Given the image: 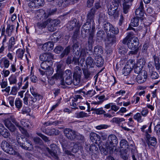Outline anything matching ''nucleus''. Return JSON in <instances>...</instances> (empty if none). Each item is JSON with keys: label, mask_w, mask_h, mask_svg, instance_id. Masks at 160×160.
I'll return each instance as SVG.
<instances>
[{"label": "nucleus", "mask_w": 160, "mask_h": 160, "mask_svg": "<svg viewBox=\"0 0 160 160\" xmlns=\"http://www.w3.org/2000/svg\"><path fill=\"white\" fill-rule=\"evenodd\" d=\"M54 46L53 43L48 42L44 44L42 47V49L44 51H49L53 49Z\"/></svg>", "instance_id": "obj_20"}, {"label": "nucleus", "mask_w": 160, "mask_h": 160, "mask_svg": "<svg viewBox=\"0 0 160 160\" xmlns=\"http://www.w3.org/2000/svg\"><path fill=\"white\" fill-rule=\"evenodd\" d=\"M51 38L52 40V42H56L58 41L61 38V36L60 35L59 33L58 32H56L52 35Z\"/></svg>", "instance_id": "obj_39"}, {"label": "nucleus", "mask_w": 160, "mask_h": 160, "mask_svg": "<svg viewBox=\"0 0 160 160\" xmlns=\"http://www.w3.org/2000/svg\"><path fill=\"white\" fill-rule=\"evenodd\" d=\"M112 25L110 23L107 22H105L103 24V29L107 33H108V31H109Z\"/></svg>", "instance_id": "obj_55"}, {"label": "nucleus", "mask_w": 160, "mask_h": 160, "mask_svg": "<svg viewBox=\"0 0 160 160\" xmlns=\"http://www.w3.org/2000/svg\"><path fill=\"white\" fill-rule=\"evenodd\" d=\"M120 147L124 149H126L128 148V142L125 139L122 140L120 143Z\"/></svg>", "instance_id": "obj_41"}, {"label": "nucleus", "mask_w": 160, "mask_h": 160, "mask_svg": "<svg viewBox=\"0 0 160 160\" xmlns=\"http://www.w3.org/2000/svg\"><path fill=\"white\" fill-rule=\"evenodd\" d=\"M118 143V139L115 135L112 134L109 135L106 143L105 148L103 149L104 154L106 155L108 153L110 154L112 153L114 148Z\"/></svg>", "instance_id": "obj_1"}, {"label": "nucleus", "mask_w": 160, "mask_h": 160, "mask_svg": "<svg viewBox=\"0 0 160 160\" xmlns=\"http://www.w3.org/2000/svg\"><path fill=\"white\" fill-rule=\"evenodd\" d=\"M133 118L138 122H142L143 120L141 114L139 112L137 113L133 116Z\"/></svg>", "instance_id": "obj_53"}, {"label": "nucleus", "mask_w": 160, "mask_h": 160, "mask_svg": "<svg viewBox=\"0 0 160 160\" xmlns=\"http://www.w3.org/2000/svg\"><path fill=\"white\" fill-rule=\"evenodd\" d=\"M64 132L66 137L70 140L76 139L77 132L70 128H66L64 130Z\"/></svg>", "instance_id": "obj_7"}, {"label": "nucleus", "mask_w": 160, "mask_h": 160, "mask_svg": "<svg viewBox=\"0 0 160 160\" xmlns=\"http://www.w3.org/2000/svg\"><path fill=\"white\" fill-rule=\"evenodd\" d=\"M52 63L50 62L44 61L42 62L41 64V68L44 70L48 68L51 65L50 63Z\"/></svg>", "instance_id": "obj_42"}, {"label": "nucleus", "mask_w": 160, "mask_h": 160, "mask_svg": "<svg viewBox=\"0 0 160 160\" xmlns=\"http://www.w3.org/2000/svg\"><path fill=\"white\" fill-rule=\"evenodd\" d=\"M83 73L85 78L87 79H90L92 77V75L91 72L87 69H85L83 70Z\"/></svg>", "instance_id": "obj_44"}, {"label": "nucleus", "mask_w": 160, "mask_h": 160, "mask_svg": "<svg viewBox=\"0 0 160 160\" xmlns=\"http://www.w3.org/2000/svg\"><path fill=\"white\" fill-rule=\"evenodd\" d=\"M132 70V68L128 64L126 65L123 69V74L124 76L128 75Z\"/></svg>", "instance_id": "obj_32"}, {"label": "nucleus", "mask_w": 160, "mask_h": 160, "mask_svg": "<svg viewBox=\"0 0 160 160\" xmlns=\"http://www.w3.org/2000/svg\"><path fill=\"white\" fill-rule=\"evenodd\" d=\"M99 101L95 102L94 103L95 104H99L102 103L104 101L107 100V99L105 98L104 95H102L97 97Z\"/></svg>", "instance_id": "obj_48"}, {"label": "nucleus", "mask_w": 160, "mask_h": 160, "mask_svg": "<svg viewBox=\"0 0 160 160\" xmlns=\"http://www.w3.org/2000/svg\"><path fill=\"white\" fill-rule=\"evenodd\" d=\"M96 65L98 67H101L102 66L104 63V60L100 56H98L97 59Z\"/></svg>", "instance_id": "obj_47"}, {"label": "nucleus", "mask_w": 160, "mask_h": 160, "mask_svg": "<svg viewBox=\"0 0 160 160\" xmlns=\"http://www.w3.org/2000/svg\"><path fill=\"white\" fill-rule=\"evenodd\" d=\"M39 71L40 74L42 75L45 74L47 76H50L52 75L54 72L53 68L51 67L46 69L45 71L42 70L40 69H39Z\"/></svg>", "instance_id": "obj_18"}, {"label": "nucleus", "mask_w": 160, "mask_h": 160, "mask_svg": "<svg viewBox=\"0 0 160 160\" xmlns=\"http://www.w3.org/2000/svg\"><path fill=\"white\" fill-rule=\"evenodd\" d=\"M25 51L24 49H18L16 51V55L18 58L22 59L24 56Z\"/></svg>", "instance_id": "obj_40"}, {"label": "nucleus", "mask_w": 160, "mask_h": 160, "mask_svg": "<svg viewBox=\"0 0 160 160\" xmlns=\"http://www.w3.org/2000/svg\"><path fill=\"white\" fill-rule=\"evenodd\" d=\"M21 125L25 127H28L29 126L30 122L28 120L25 119H22L20 122Z\"/></svg>", "instance_id": "obj_58"}, {"label": "nucleus", "mask_w": 160, "mask_h": 160, "mask_svg": "<svg viewBox=\"0 0 160 160\" xmlns=\"http://www.w3.org/2000/svg\"><path fill=\"white\" fill-rule=\"evenodd\" d=\"M49 20H46L45 22H39L37 23L35 26V30H42L48 24V22Z\"/></svg>", "instance_id": "obj_24"}, {"label": "nucleus", "mask_w": 160, "mask_h": 160, "mask_svg": "<svg viewBox=\"0 0 160 160\" xmlns=\"http://www.w3.org/2000/svg\"><path fill=\"white\" fill-rule=\"evenodd\" d=\"M67 27L70 30L74 29L75 31L74 33L77 34L79 30L80 26L78 23L77 22L76 19L74 18L68 22Z\"/></svg>", "instance_id": "obj_5"}, {"label": "nucleus", "mask_w": 160, "mask_h": 160, "mask_svg": "<svg viewBox=\"0 0 160 160\" xmlns=\"http://www.w3.org/2000/svg\"><path fill=\"white\" fill-rule=\"evenodd\" d=\"M72 48L73 51L75 52V54L76 55H77L78 56L80 50V48H79L78 43V42L74 43L72 46Z\"/></svg>", "instance_id": "obj_37"}, {"label": "nucleus", "mask_w": 160, "mask_h": 160, "mask_svg": "<svg viewBox=\"0 0 160 160\" xmlns=\"http://www.w3.org/2000/svg\"><path fill=\"white\" fill-rule=\"evenodd\" d=\"M139 18L137 17L131 19V22L129 26L137 27L139 25Z\"/></svg>", "instance_id": "obj_38"}, {"label": "nucleus", "mask_w": 160, "mask_h": 160, "mask_svg": "<svg viewBox=\"0 0 160 160\" xmlns=\"http://www.w3.org/2000/svg\"><path fill=\"white\" fill-rule=\"evenodd\" d=\"M125 43H127L128 48L131 49H134L136 48L139 45V40L136 37H134L132 38V39L127 40Z\"/></svg>", "instance_id": "obj_3"}, {"label": "nucleus", "mask_w": 160, "mask_h": 160, "mask_svg": "<svg viewBox=\"0 0 160 160\" xmlns=\"http://www.w3.org/2000/svg\"><path fill=\"white\" fill-rule=\"evenodd\" d=\"M4 124L5 126L11 132H14L16 129L15 125L8 119L5 120Z\"/></svg>", "instance_id": "obj_17"}, {"label": "nucleus", "mask_w": 160, "mask_h": 160, "mask_svg": "<svg viewBox=\"0 0 160 160\" xmlns=\"http://www.w3.org/2000/svg\"><path fill=\"white\" fill-rule=\"evenodd\" d=\"M50 148H51L50 149L48 148H46V151H47L51 156L55 159L58 158V156L57 153V152L55 150L57 146L55 144H52L50 145Z\"/></svg>", "instance_id": "obj_12"}, {"label": "nucleus", "mask_w": 160, "mask_h": 160, "mask_svg": "<svg viewBox=\"0 0 160 160\" xmlns=\"http://www.w3.org/2000/svg\"><path fill=\"white\" fill-rule=\"evenodd\" d=\"M36 14L38 18L41 19V18L44 19H47L50 15H52L50 12H47L43 9H39L37 10L36 12Z\"/></svg>", "instance_id": "obj_10"}, {"label": "nucleus", "mask_w": 160, "mask_h": 160, "mask_svg": "<svg viewBox=\"0 0 160 160\" xmlns=\"http://www.w3.org/2000/svg\"><path fill=\"white\" fill-rule=\"evenodd\" d=\"M47 20L48 24H47L48 30L51 32L54 31L56 30V27L60 23V21L58 19H48Z\"/></svg>", "instance_id": "obj_4"}, {"label": "nucleus", "mask_w": 160, "mask_h": 160, "mask_svg": "<svg viewBox=\"0 0 160 160\" xmlns=\"http://www.w3.org/2000/svg\"><path fill=\"white\" fill-rule=\"evenodd\" d=\"M53 55L50 53H44V61L50 62V61L53 59Z\"/></svg>", "instance_id": "obj_50"}, {"label": "nucleus", "mask_w": 160, "mask_h": 160, "mask_svg": "<svg viewBox=\"0 0 160 160\" xmlns=\"http://www.w3.org/2000/svg\"><path fill=\"white\" fill-rule=\"evenodd\" d=\"M85 148L88 152H90V153H92L94 151H97L98 150V148L96 147V146L94 144H92L89 146L87 145V147H86Z\"/></svg>", "instance_id": "obj_33"}, {"label": "nucleus", "mask_w": 160, "mask_h": 160, "mask_svg": "<svg viewBox=\"0 0 160 160\" xmlns=\"http://www.w3.org/2000/svg\"><path fill=\"white\" fill-rule=\"evenodd\" d=\"M146 63V61L145 58H141L138 60V61L137 65L143 67Z\"/></svg>", "instance_id": "obj_62"}, {"label": "nucleus", "mask_w": 160, "mask_h": 160, "mask_svg": "<svg viewBox=\"0 0 160 160\" xmlns=\"http://www.w3.org/2000/svg\"><path fill=\"white\" fill-rule=\"evenodd\" d=\"M64 75L65 78H72V74L71 71L70 70H67L63 73V75Z\"/></svg>", "instance_id": "obj_54"}, {"label": "nucleus", "mask_w": 160, "mask_h": 160, "mask_svg": "<svg viewBox=\"0 0 160 160\" xmlns=\"http://www.w3.org/2000/svg\"><path fill=\"white\" fill-rule=\"evenodd\" d=\"M75 117L77 118H82L88 116L87 113L83 111H81L79 112H77L75 113Z\"/></svg>", "instance_id": "obj_45"}, {"label": "nucleus", "mask_w": 160, "mask_h": 160, "mask_svg": "<svg viewBox=\"0 0 160 160\" xmlns=\"http://www.w3.org/2000/svg\"><path fill=\"white\" fill-rule=\"evenodd\" d=\"M25 143H23L21 147L23 149L28 151L32 150L33 148V146L31 142L27 138L25 139Z\"/></svg>", "instance_id": "obj_16"}, {"label": "nucleus", "mask_w": 160, "mask_h": 160, "mask_svg": "<svg viewBox=\"0 0 160 160\" xmlns=\"http://www.w3.org/2000/svg\"><path fill=\"white\" fill-rule=\"evenodd\" d=\"M79 57H76L74 56L73 57L72 59V63L75 65L78 64L79 66H82L84 62L85 61V59L84 58H81L80 61L79 62Z\"/></svg>", "instance_id": "obj_21"}, {"label": "nucleus", "mask_w": 160, "mask_h": 160, "mask_svg": "<svg viewBox=\"0 0 160 160\" xmlns=\"http://www.w3.org/2000/svg\"><path fill=\"white\" fill-rule=\"evenodd\" d=\"M23 78L22 77L20 78V81L18 83V85L14 86L12 87L10 94L14 95H16L18 91L19 90L22 85V82Z\"/></svg>", "instance_id": "obj_15"}, {"label": "nucleus", "mask_w": 160, "mask_h": 160, "mask_svg": "<svg viewBox=\"0 0 160 160\" xmlns=\"http://www.w3.org/2000/svg\"><path fill=\"white\" fill-rule=\"evenodd\" d=\"M135 14L137 17L142 18L144 16V12L143 11V6L142 1H141L139 4V6L135 11Z\"/></svg>", "instance_id": "obj_13"}, {"label": "nucleus", "mask_w": 160, "mask_h": 160, "mask_svg": "<svg viewBox=\"0 0 160 160\" xmlns=\"http://www.w3.org/2000/svg\"><path fill=\"white\" fill-rule=\"evenodd\" d=\"M91 24L89 21H87L82 26V31H84L85 32L88 33L89 32V30L91 28Z\"/></svg>", "instance_id": "obj_27"}, {"label": "nucleus", "mask_w": 160, "mask_h": 160, "mask_svg": "<svg viewBox=\"0 0 160 160\" xmlns=\"http://www.w3.org/2000/svg\"><path fill=\"white\" fill-rule=\"evenodd\" d=\"M14 103L16 108H17L18 110H19L22 106V101L19 98H17L16 99Z\"/></svg>", "instance_id": "obj_43"}, {"label": "nucleus", "mask_w": 160, "mask_h": 160, "mask_svg": "<svg viewBox=\"0 0 160 160\" xmlns=\"http://www.w3.org/2000/svg\"><path fill=\"white\" fill-rule=\"evenodd\" d=\"M125 120V119L123 118H114L112 119L113 122L118 124L119 126L121 122L124 121Z\"/></svg>", "instance_id": "obj_56"}, {"label": "nucleus", "mask_w": 160, "mask_h": 160, "mask_svg": "<svg viewBox=\"0 0 160 160\" xmlns=\"http://www.w3.org/2000/svg\"><path fill=\"white\" fill-rule=\"evenodd\" d=\"M60 82L61 84L63 86H62L63 88H65L66 84L69 85H70L72 83V78H65V82H64L63 78H62L61 79Z\"/></svg>", "instance_id": "obj_29"}, {"label": "nucleus", "mask_w": 160, "mask_h": 160, "mask_svg": "<svg viewBox=\"0 0 160 160\" xmlns=\"http://www.w3.org/2000/svg\"><path fill=\"white\" fill-rule=\"evenodd\" d=\"M146 141L148 146L149 147L150 146L154 147L157 143L156 138L154 137H151V135L148 133L147 131H146Z\"/></svg>", "instance_id": "obj_8"}, {"label": "nucleus", "mask_w": 160, "mask_h": 160, "mask_svg": "<svg viewBox=\"0 0 160 160\" xmlns=\"http://www.w3.org/2000/svg\"><path fill=\"white\" fill-rule=\"evenodd\" d=\"M8 80L10 85L16 84L17 82V78L14 75H11L8 78Z\"/></svg>", "instance_id": "obj_52"}, {"label": "nucleus", "mask_w": 160, "mask_h": 160, "mask_svg": "<svg viewBox=\"0 0 160 160\" xmlns=\"http://www.w3.org/2000/svg\"><path fill=\"white\" fill-rule=\"evenodd\" d=\"M95 12V9L94 8H92L90 10L87 14V21H89L90 22H94V18Z\"/></svg>", "instance_id": "obj_19"}, {"label": "nucleus", "mask_w": 160, "mask_h": 160, "mask_svg": "<svg viewBox=\"0 0 160 160\" xmlns=\"http://www.w3.org/2000/svg\"><path fill=\"white\" fill-rule=\"evenodd\" d=\"M45 132L49 135H57L59 134V131L54 128H48L45 130Z\"/></svg>", "instance_id": "obj_23"}, {"label": "nucleus", "mask_w": 160, "mask_h": 160, "mask_svg": "<svg viewBox=\"0 0 160 160\" xmlns=\"http://www.w3.org/2000/svg\"><path fill=\"white\" fill-rule=\"evenodd\" d=\"M0 133L4 138H7L10 135L9 132L6 128Z\"/></svg>", "instance_id": "obj_64"}, {"label": "nucleus", "mask_w": 160, "mask_h": 160, "mask_svg": "<svg viewBox=\"0 0 160 160\" xmlns=\"http://www.w3.org/2000/svg\"><path fill=\"white\" fill-rule=\"evenodd\" d=\"M131 5L123 4V12L125 14H127L128 12Z\"/></svg>", "instance_id": "obj_61"}, {"label": "nucleus", "mask_w": 160, "mask_h": 160, "mask_svg": "<svg viewBox=\"0 0 160 160\" xmlns=\"http://www.w3.org/2000/svg\"><path fill=\"white\" fill-rule=\"evenodd\" d=\"M132 68H133L135 72L136 73L139 74V73L142 71V70L143 67L137 65V66H134Z\"/></svg>", "instance_id": "obj_59"}, {"label": "nucleus", "mask_w": 160, "mask_h": 160, "mask_svg": "<svg viewBox=\"0 0 160 160\" xmlns=\"http://www.w3.org/2000/svg\"><path fill=\"white\" fill-rule=\"evenodd\" d=\"M90 137L91 140L93 142L100 141V136L95 132H92L90 133Z\"/></svg>", "instance_id": "obj_31"}, {"label": "nucleus", "mask_w": 160, "mask_h": 160, "mask_svg": "<svg viewBox=\"0 0 160 160\" xmlns=\"http://www.w3.org/2000/svg\"><path fill=\"white\" fill-rule=\"evenodd\" d=\"M95 91L92 90L88 91L87 92H85L84 91H82L84 95H87V97H91L94 95V94Z\"/></svg>", "instance_id": "obj_63"}, {"label": "nucleus", "mask_w": 160, "mask_h": 160, "mask_svg": "<svg viewBox=\"0 0 160 160\" xmlns=\"http://www.w3.org/2000/svg\"><path fill=\"white\" fill-rule=\"evenodd\" d=\"M1 147L2 150L7 153L18 156H19V153L14 150L12 146L6 141H3L2 142Z\"/></svg>", "instance_id": "obj_2"}, {"label": "nucleus", "mask_w": 160, "mask_h": 160, "mask_svg": "<svg viewBox=\"0 0 160 160\" xmlns=\"http://www.w3.org/2000/svg\"><path fill=\"white\" fill-rule=\"evenodd\" d=\"M132 30L133 31H131L128 32L126 38H124L122 41L123 43H125L127 40L129 39H132V38H131L132 36L135 35L137 33V31L135 29L132 27L131 26H129L128 28L127 29V30Z\"/></svg>", "instance_id": "obj_14"}, {"label": "nucleus", "mask_w": 160, "mask_h": 160, "mask_svg": "<svg viewBox=\"0 0 160 160\" xmlns=\"http://www.w3.org/2000/svg\"><path fill=\"white\" fill-rule=\"evenodd\" d=\"M95 62L91 57H88L86 60V64L87 67L93 68L95 65Z\"/></svg>", "instance_id": "obj_25"}, {"label": "nucleus", "mask_w": 160, "mask_h": 160, "mask_svg": "<svg viewBox=\"0 0 160 160\" xmlns=\"http://www.w3.org/2000/svg\"><path fill=\"white\" fill-rule=\"evenodd\" d=\"M107 38L105 41V45L108 47H111L116 42V38L115 36L111 35V33H107Z\"/></svg>", "instance_id": "obj_6"}, {"label": "nucleus", "mask_w": 160, "mask_h": 160, "mask_svg": "<svg viewBox=\"0 0 160 160\" xmlns=\"http://www.w3.org/2000/svg\"><path fill=\"white\" fill-rule=\"evenodd\" d=\"M147 77V72L145 70H142L137 76L136 79L139 83H142L146 80Z\"/></svg>", "instance_id": "obj_9"}, {"label": "nucleus", "mask_w": 160, "mask_h": 160, "mask_svg": "<svg viewBox=\"0 0 160 160\" xmlns=\"http://www.w3.org/2000/svg\"><path fill=\"white\" fill-rule=\"evenodd\" d=\"M62 65L60 63H58L56 66L57 69L56 71L57 72L56 74H58V76L60 75L61 77H63V70L61 69Z\"/></svg>", "instance_id": "obj_35"}, {"label": "nucleus", "mask_w": 160, "mask_h": 160, "mask_svg": "<svg viewBox=\"0 0 160 160\" xmlns=\"http://www.w3.org/2000/svg\"><path fill=\"white\" fill-rule=\"evenodd\" d=\"M62 78V77H61V76H58V74H55L48 81L49 83L51 85L54 84L56 80L58 79H61Z\"/></svg>", "instance_id": "obj_30"}, {"label": "nucleus", "mask_w": 160, "mask_h": 160, "mask_svg": "<svg viewBox=\"0 0 160 160\" xmlns=\"http://www.w3.org/2000/svg\"><path fill=\"white\" fill-rule=\"evenodd\" d=\"M24 138V137L20 134H18L16 137V139L18 144L21 147L23 143V141H24L23 139Z\"/></svg>", "instance_id": "obj_46"}, {"label": "nucleus", "mask_w": 160, "mask_h": 160, "mask_svg": "<svg viewBox=\"0 0 160 160\" xmlns=\"http://www.w3.org/2000/svg\"><path fill=\"white\" fill-rule=\"evenodd\" d=\"M74 70L73 77L80 78L82 72V70L80 67L78 66H76Z\"/></svg>", "instance_id": "obj_36"}, {"label": "nucleus", "mask_w": 160, "mask_h": 160, "mask_svg": "<svg viewBox=\"0 0 160 160\" xmlns=\"http://www.w3.org/2000/svg\"><path fill=\"white\" fill-rule=\"evenodd\" d=\"M1 60L3 62L4 67L6 68H8L10 65V62L6 58H3Z\"/></svg>", "instance_id": "obj_60"}, {"label": "nucleus", "mask_w": 160, "mask_h": 160, "mask_svg": "<svg viewBox=\"0 0 160 160\" xmlns=\"http://www.w3.org/2000/svg\"><path fill=\"white\" fill-rule=\"evenodd\" d=\"M149 72L150 77L152 79H156L158 78V74L156 71H154V68L153 67H150Z\"/></svg>", "instance_id": "obj_26"}, {"label": "nucleus", "mask_w": 160, "mask_h": 160, "mask_svg": "<svg viewBox=\"0 0 160 160\" xmlns=\"http://www.w3.org/2000/svg\"><path fill=\"white\" fill-rule=\"evenodd\" d=\"M91 110L93 111L94 113L97 114H101L105 112V111L103 110L102 108H92Z\"/></svg>", "instance_id": "obj_49"}, {"label": "nucleus", "mask_w": 160, "mask_h": 160, "mask_svg": "<svg viewBox=\"0 0 160 160\" xmlns=\"http://www.w3.org/2000/svg\"><path fill=\"white\" fill-rule=\"evenodd\" d=\"M109 31H108V33H112L114 34H117L119 32L118 28L114 27L112 25Z\"/></svg>", "instance_id": "obj_51"}, {"label": "nucleus", "mask_w": 160, "mask_h": 160, "mask_svg": "<svg viewBox=\"0 0 160 160\" xmlns=\"http://www.w3.org/2000/svg\"><path fill=\"white\" fill-rule=\"evenodd\" d=\"M94 53L98 56L101 55L103 53L102 48V47L97 46L94 47Z\"/></svg>", "instance_id": "obj_34"}, {"label": "nucleus", "mask_w": 160, "mask_h": 160, "mask_svg": "<svg viewBox=\"0 0 160 160\" xmlns=\"http://www.w3.org/2000/svg\"><path fill=\"white\" fill-rule=\"evenodd\" d=\"M118 6L112 3L111 4L108 9V14L110 16L113 15L118 9Z\"/></svg>", "instance_id": "obj_22"}, {"label": "nucleus", "mask_w": 160, "mask_h": 160, "mask_svg": "<svg viewBox=\"0 0 160 160\" xmlns=\"http://www.w3.org/2000/svg\"><path fill=\"white\" fill-rule=\"evenodd\" d=\"M31 92L33 96V97L32 96H30L29 100L32 102L31 103V104H32V102H35L37 101V99L39 98L40 95L38 94L33 90H31Z\"/></svg>", "instance_id": "obj_28"}, {"label": "nucleus", "mask_w": 160, "mask_h": 160, "mask_svg": "<svg viewBox=\"0 0 160 160\" xmlns=\"http://www.w3.org/2000/svg\"><path fill=\"white\" fill-rule=\"evenodd\" d=\"M106 20V18L104 14H100L99 17L98 19V22L99 24L102 23H105Z\"/></svg>", "instance_id": "obj_57"}, {"label": "nucleus", "mask_w": 160, "mask_h": 160, "mask_svg": "<svg viewBox=\"0 0 160 160\" xmlns=\"http://www.w3.org/2000/svg\"><path fill=\"white\" fill-rule=\"evenodd\" d=\"M82 98V97L80 95H75L73 97L69 99L70 105L73 107L75 109H78V108L76 107L78 104V103L77 102L78 99Z\"/></svg>", "instance_id": "obj_11"}]
</instances>
